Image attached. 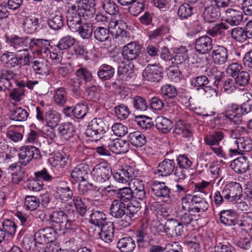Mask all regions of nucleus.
<instances>
[{
	"mask_svg": "<svg viewBox=\"0 0 252 252\" xmlns=\"http://www.w3.org/2000/svg\"><path fill=\"white\" fill-rule=\"evenodd\" d=\"M236 218V213L233 210H223L220 213V221L225 226H235Z\"/></svg>",
	"mask_w": 252,
	"mask_h": 252,
	"instance_id": "obj_22",
	"label": "nucleus"
},
{
	"mask_svg": "<svg viewBox=\"0 0 252 252\" xmlns=\"http://www.w3.org/2000/svg\"><path fill=\"white\" fill-rule=\"evenodd\" d=\"M179 221L174 219H168L164 224H162L164 231L168 237H176L182 235L183 226Z\"/></svg>",
	"mask_w": 252,
	"mask_h": 252,
	"instance_id": "obj_9",
	"label": "nucleus"
},
{
	"mask_svg": "<svg viewBox=\"0 0 252 252\" xmlns=\"http://www.w3.org/2000/svg\"><path fill=\"white\" fill-rule=\"evenodd\" d=\"M89 168L88 165L80 164L76 166L71 173V177L76 180L83 181L88 174Z\"/></svg>",
	"mask_w": 252,
	"mask_h": 252,
	"instance_id": "obj_30",
	"label": "nucleus"
},
{
	"mask_svg": "<svg viewBox=\"0 0 252 252\" xmlns=\"http://www.w3.org/2000/svg\"><path fill=\"white\" fill-rule=\"evenodd\" d=\"M230 202H238L241 200L242 194V188L240 184L237 182H231L228 185Z\"/></svg>",
	"mask_w": 252,
	"mask_h": 252,
	"instance_id": "obj_29",
	"label": "nucleus"
},
{
	"mask_svg": "<svg viewBox=\"0 0 252 252\" xmlns=\"http://www.w3.org/2000/svg\"><path fill=\"white\" fill-rule=\"evenodd\" d=\"M126 23L123 21H111L109 23V29L112 34L116 37H126L127 32L125 30Z\"/></svg>",
	"mask_w": 252,
	"mask_h": 252,
	"instance_id": "obj_17",
	"label": "nucleus"
},
{
	"mask_svg": "<svg viewBox=\"0 0 252 252\" xmlns=\"http://www.w3.org/2000/svg\"><path fill=\"white\" fill-rule=\"evenodd\" d=\"M88 106L83 103H77L74 106V117L77 119H82L88 111Z\"/></svg>",
	"mask_w": 252,
	"mask_h": 252,
	"instance_id": "obj_62",
	"label": "nucleus"
},
{
	"mask_svg": "<svg viewBox=\"0 0 252 252\" xmlns=\"http://www.w3.org/2000/svg\"><path fill=\"white\" fill-rule=\"evenodd\" d=\"M194 47L195 50L198 53L207 54L213 48L212 39L207 35L201 36L196 39Z\"/></svg>",
	"mask_w": 252,
	"mask_h": 252,
	"instance_id": "obj_12",
	"label": "nucleus"
},
{
	"mask_svg": "<svg viewBox=\"0 0 252 252\" xmlns=\"http://www.w3.org/2000/svg\"><path fill=\"white\" fill-rule=\"evenodd\" d=\"M231 168L238 173H245L248 169V162L246 158L244 156H241L234 159L231 163Z\"/></svg>",
	"mask_w": 252,
	"mask_h": 252,
	"instance_id": "obj_26",
	"label": "nucleus"
},
{
	"mask_svg": "<svg viewBox=\"0 0 252 252\" xmlns=\"http://www.w3.org/2000/svg\"><path fill=\"white\" fill-rule=\"evenodd\" d=\"M162 75L161 68L156 64H148L142 72L143 80L150 82H159Z\"/></svg>",
	"mask_w": 252,
	"mask_h": 252,
	"instance_id": "obj_7",
	"label": "nucleus"
},
{
	"mask_svg": "<svg viewBox=\"0 0 252 252\" xmlns=\"http://www.w3.org/2000/svg\"><path fill=\"white\" fill-rule=\"evenodd\" d=\"M157 128L163 133L169 132L173 127V123L171 120L162 116H159L156 119Z\"/></svg>",
	"mask_w": 252,
	"mask_h": 252,
	"instance_id": "obj_34",
	"label": "nucleus"
},
{
	"mask_svg": "<svg viewBox=\"0 0 252 252\" xmlns=\"http://www.w3.org/2000/svg\"><path fill=\"white\" fill-rule=\"evenodd\" d=\"M135 121L137 124L144 129H150L153 126L152 119L146 116H138Z\"/></svg>",
	"mask_w": 252,
	"mask_h": 252,
	"instance_id": "obj_58",
	"label": "nucleus"
},
{
	"mask_svg": "<svg viewBox=\"0 0 252 252\" xmlns=\"http://www.w3.org/2000/svg\"><path fill=\"white\" fill-rule=\"evenodd\" d=\"M108 129V126L101 118H95L89 123L86 134L91 138V140L96 141L102 137Z\"/></svg>",
	"mask_w": 252,
	"mask_h": 252,
	"instance_id": "obj_1",
	"label": "nucleus"
},
{
	"mask_svg": "<svg viewBox=\"0 0 252 252\" xmlns=\"http://www.w3.org/2000/svg\"><path fill=\"white\" fill-rule=\"evenodd\" d=\"M73 196V192L68 187H58L56 191V197L62 201L66 202Z\"/></svg>",
	"mask_w": 252,
	"mask_h": 252,
	"instance_id": "obj_43",
	"label": "nucleus"
},
{
	"mask_svg": "<svg viewBox=\"0 0 252 252\" xmlns=\"http://www.w3.org/2000/svg\"><path fill=\"white\" fill-rule=\"evenodd\" d=\"M39 27V19L34 17H27L23 23L24 31L29 34L36 32Z\"/></svg>",
	"mask_w": 252,
	"mask_h": 252,
	"instance_id": "obj_33",
	"label": "nucleus"
},
{
	"mask_svg": "<svg viewBox=\"0 0 252 252\" xmlns=\"http://www.w3.org/2000/svg\"><path fill=\"white\" fill-rule=\"evenodd\" d=\"M90 222L98 227L107 222L105 214L98 211H94L90 215Z\"/></svg>",
	"mask_w": 252,
	"mask_h": 252,
	"instance_id": "obj_39",
	"label": "nucleus"
},
{
	"mask_svg": "<svg viewBox=\"0 0 252 252\" xmlns=\"http://www.w3.org/2000/svg\"><path fill=\"white\" fill-rule=\"evenodd\" d=\"M133 106L136 110L140 111H144L148 107V104L146 99L138 95L133 98Z\"/></svg>",
	"mask_w": 252,
	"mask_h": 252,
	"instance_id": "obj_59",
	"label": "nucleus"
},
{
	"mask_svg": "<svg viewBox=\"0 0 252 252\" xmlns=\"http://www.w3.org/2000/svg\"><path fill=\"white\" fill-rule=\"evenodd\" d=\"M201 3L204 8L202 17L205 22H214L219 19L220 15L219 7L213 4L212 0H204Z\"/></svg>",
	"mask_w": 252,
	"mask_h": 252,
	"instance_id": "obj_5",
	"label": "nucleus"
},
{
	"mask_svg": "<svg viewBox=\"0 0 252 252\" xmlns=\"http://www.w3.org/2000/svg\"><path fill=\"white\" fill-rule=\"evenodd\" d=\"M92 174L96 182L104 183L109 179L112 174L111 166L107 162H101L94 167Z\"/></svg>",
	"mask_w": 252,
	"mask_h": 252,
	"instance_id": "obj_3",
	"label": "nucleus"
},
{
	"mask_svg": "<svg viewBox=\"0 0 252 252\" xmlns=\"http://www.w3.org/2000/svg\"><path fill=\"white\" fill-rule=\"evenodd\" d=\"M82 81L79 78H75L70 79L67 82V86L72 93L79 96L81 94Z\"/></svg>",
	"mask_w": 252,
	"mask_h": 252,
	"instance_id": "obj_51",
	"label": "nucleus"
},
{
	"mask_svg": "<svg viewBox=\"0 0 252 252\" xmlns=\"http://www.w3.org/2000/svg\"><path fill=\"white\" fill-rule=\"evenodd\" d=\"M224 134L221 131H216L211 135L207 136L204 138L205 144L208 145H218L220 142L223 138Z\"/></svg>",
	"mask_w": 252,
	"mask_h": 252,
	"instance_id": "obj_47",
	"label": "nucleus"
},
{
	"mask_svg": "<svg viewBox=\"0 0 252 252\" xmlns=\"http://www.w3.org/2000/svg\"><path fill=\"white\" fill-rule=\"evenodd\" d=\"M231 37L236 41L243 42L248 38L245 29L241 27H236L229 31Z\"/></svg>",
	"mask_w": 252,
	"mask_h": 252,
	"instance_id": "obj_50",
	"label": "nucleus"
},
{
	"mask_svg": "<svg viewBox=\"0 0 252 252\" xmlns=\"http://www.w3.org/2000/svg\"><path fill=\"white\" fill-rule=\"evenodd\" d=\"M31 65L36 73L47 76L51 71L47 61L42 59L31 62Z\"/></svg>",
	"mask_w": 252,
	"mask_h": 252,
	"instance_id": "obj_20",
	"label": "nucleus"
},
{
	"mask_svg": "<svg viewBox=\"0 0 252 252\" xmlns=\"http://www.w3.org/2000/svg\"><path fill=\"white\" fill-rule=\"evenodd\" d=\"M161 95L166 100L175 97L177 95V91L176 88L171 85H163L160 89Z\"/></svg>",
	"mask_w": 252,
	"mask_h": 252,
	"instance_id": "obj_48",
	"label": "nucleus"
},
{
	"mask_svg": "<svg viewBox=\"0 0 252 252\" xmlns=\"http://www.w3.org/2000/svg\"><path fill=\"white\" fill-rule=\"evenodd\" d=\"M175 166L176 163L174 159L165 158L158 164L155 172L159 176L167 177L174 172Z\"/></svg>",
	"mask_w": 252,
	"mask_h": 252,
	"instance_id": "obj_11",
	"label": "nucleus"
},
{
	"mask_svg": "<svg viewBox=\"0 0 252 252\" xmlns=\"http://www.w3.org/2000/svg\"><path fill=\"white\" fill-rule=\"evenodd\" d=\"M194 13L193 7L188 3H184L178 8L177 14L181 19H187Z\"/></svg>",
	"mask_w": 252,
	"mask_h": 252,
	"instance_id": "obj_41",
	"label": "nucleus"
},
{
	"mask_svg": "<svg viewBox=\"0 0 252 252\" xmlns=\"http://www.w3.org/2000/svg\"><path fill=\"white\" fill-rule=\"evenodd\" d=\"M67 96L64 88H60L56 91L54 100L58 105L63 106L66 102Z\"/></svg>",
	"mask_w": 252,
	"mask_h": 252,
	"instance_id": "obj_60",
	"label": "nucleus"
},
{
	"mask_svg": "<svg viewBox=\"0 0 252 252\" xmlns=\"http://www.w3.org/2000/svg\"><path fill=\"white\" fill-rule=\"evenodd\" d=\"M141 51L140 44L137 42L132 41L123 47L122 54L125 60L132 61L138 57Z\"/></svg>",
	"mask_w": 252,
	"mask_h": 252,
	"instance_id": "obj_10",
	"label": "nucleus"
},
{
	"mask_svg": "<svg viewBox=\"0 0 252 252\" xmlns=\"http://www.w3.org/2000/svg\"><path fill=\"white\" fill-rule=\"evenodd\" d=\"M238 150L243 152H250L252 150V140L250 139H244L239 138L236 140Z\"/></svg>",
	"mask_w": 252,
	"mask_h": 252,
	"instance_id": "obj_54",
	"label": "nucleus"
},
{
	"mask_svg": "<svg viewBox=\"0 0 252 252\" xmlns=\"http://www.w3.org/2000/svg\"><path fill=\"white\" fill-rule=\"evenodd\" d=\"M128 142L137 148L142 147L146 143L145 136L139 131L131 132L128 136Z\"/></svg>",
	"mask_w": 252,
	"mask_h": 252,
	"instance_id": "obj_32",
	"label": "nucleus"
},
{
	"mask_svg": "<svg viewBox=\"0 0 252 252\" xmlns=\"http://www.w3.org/2000/svg\"><path fill=\"white\" fill-rule=\"evenodd\" d=\"M18 75L12 70L4 69L1 70L0 83H3L4 88L3 89L0 87L1 90L9 89L12 86V81L14 82Z\"/></svg>",
	"mask_w": 252,
	"mask_h": 252,
	"instance_id": "obj_19",
	"label": "nucleus"
},
{
	"mask_svg": "<svg viewBox=\"0 0 252 252\" xmlns=\"http://www.w3.org/2000/svg\"><path fill=\"white\" fill-rule=\"evenodd\" d=\"M239 111H240L239 105L236 104H232L229 106L228 109L223 113V117L229 119L231 122H233L236 124L237 123L234 119L238 114Z\"/></svg>",
	"mask_w": 252,
	"mask_h": 252,
	"instance_id": "obj_55",
	"label": "nucleus"
},
{
	"mask_svg": "<svg viewBox=\"0 0 252 252\" xmlns=\"http://www.w3.org/2000/svg\"><path fill=\"white\" fill-rule=\"evenodd\" d=\"M135 246L134 240L130 237H123L117 243V248L121 252H132Z\"/></svg>",
	"mask_w": 252,
	"mask_h": 252,
	"instance_id": "obj_25",
	"label": "nucleus"
},
{
	"mask_svg": "<svg viewBox=\"0 0 252 252\" xmlns=\"http://www.w3.org/2000/svg\"><path fill=\"white\" fill-rule=\"evenodd\" d=\"M10 46L16 49H25L28 48L29 38L28 37H19L16 35L12 36L9 39Z\"/></svg>",
	"mask_w": 252,
	"mask_h": 252,
	"instance_id": "obj_31",
	"label": "nucleus"
},
{
	"mask_svg": "<svg viewBox=\"0 0 252 252\" xmlns=\"http://www.w3.org/2000/svg\"><path fill=\"white\" fill-rule=\"evenodd\" d=\"M75 42V39L70 36H66L62 38L58 45L57 47L60 50H65L72 46Z\"/></svg>",
	"mask_w": 252,
	"mask_h": 252,
	"instance_id": "obj_61",
	"label": "nucleus"
},
{
	"mask_svg": "<svg viewBox=\"0 0 252 252\" xmlns=\"http://www.w3.org/2000/svg\"><path fill=\"white\" fill-rule=\"evenodd\" d=\"M48 23L50 28L54 30L61 29L64 25V18L62 14L60 12H56L51 15L48 18Z\"/></svg>",
	"mask_w": 252,
	"mask_h": 252,
	"instance_id": "obj_27",
	"label": "nucleus"
},
{
	"mask_svg": "<svg viewBox=\"0 0 252 252\" xmlns=\"http://www.w3.org/2000/svg\"><path fill=\"white\" fill-rule=\"evenodd\" d=\"M46 110L45 121L46 124L52 127H56L60 121V115L50 107Z\"/></svg>",
	"mask_w": 252,
	"mask_h": 252,
	"instance_id": "obj_35",
	"label": "nucleus"
},
{
	"mask_svg": "<svg viewBox=\"0 0 252 252\" xmlns=\"http://www.w3.org/2000/svg\"><path fill=\"white\" fill-rule=\"evenodd\" d=\"M108 146L109 150L116 154H125L129 150V142L122 139L109 140Z\"/></svg>",
	"mask_w": 252,
	"mask_h": 252,
	"instance_id": "obj_14",
	"label": "nucleus"
},
{
	"mask_svg": "<svg viewBox=\"0 0 252 252\" xmlns=\"http://www.w3.org/2000/svg\"><path fill=\"white\" fill-rule=\"evenodd\" d=\"M94 37L99 42L107 41L110 36L109 29L102 27H97L94 31Z\"/></svg>",
	"mask_w": 252,
	"mask_h": 252,
	"instance_id": "obj_49",
	"label": "nucleus"
},
{
	"mask_svg": "<svg viewBox=\"0 0 252 252\" xmlns=\"http://www.w3.org/2000/svg\"><path fill=\"white\" fill-rule=\"evenodd\" d=\"M76 216L77 213L74 210L69 211L67 215L62 211H59L53 212L50 219L52 222L60 224L61 228L72 229L74 228L70 222L75 221Z\"/></svg>",
	"mask_w": 252,
	"mask_h": 252,
	"instance_id": "obj_2",
	"label": "nucleus"
},
{
	"mask_svg": "<svg viewBox=\"0 0 252 252\" xmlns=\"http://www.w3.org/2000/svg\"><path fill=\"white\" fill-rule=\"evenodd\" d=\"M243 14L242 12L232 8L226 11L225 22L231 26L239 25L243 21Z\"/></svg>",
	"mask_w": 252,
	"mask_h": 252,
	"instance_id": "obj_21",
	"label": "nucleus"
},
{
	"mask_svg": "<svg viewBox=\"0 0 252 252\" xmlns=\"http://www.w3.org/2000/svg\"><path fill=\"white\" fill-rule=\"evenodd\" d=\"M149 234L146 228H142L137 230L135 233V238L138 247L143 248L149 242Z\"/></svg>",
	"mask_w": 252,
	"mask_h": 252,
	"instance_id": "obj_40",
	"label": "nucleus"
},
{
	"mask_svg": "<svg viewBox=\"0 0 252 252\" xmlns=\"http://www.w3.org/2000/svg\"><path fill=\"white\" fill-rule=\"evenodd\" d=\"M134 172L130 166H125L116 170L113 174L114 180L119 183H125L128 182L130 178H132Z\"/></svg>",
	"mask_w": 252,
	"mask_h": 252,
	"instance_id": "obj_15",
	"label": "nucleus"
},
{
	"mask_svg": "<svg viewBox=\"0 0 252 252\" xmlns=\"http://www.w3.org/2000/svg\"><path fill=\"white\" fill-rule=\"evenodd\" d=\"M20 162L22 165H27L32 159H39L41 155L38 148L32 146L22 147L19 151Z\"/></svg>",
	"mask_w": 252,
	"mask_h": 252,
	"instance_id": "obj_4",
	"label": "nucleus"
},
{
	"mask_svg": "<svg viewBox=\"0 0 252 252\" xmlns=\"http://www.w3.org/2000/svg\"><path fill=\"white\" fill-rule=\"evenodd\" d=\"M73 201L76 209V211H75V212L77 213V214L79 213L82 217H85L87 209L82 199L79 196H74ZM76 219L78 218V215L76 216Z\"/></svg>",
	"mask_w": 252,
	"mask_h": 252,
	"instance_id": "obj_53",
	"label": "nucleus"
},
{
	"mask_svg": "<svg viewBox=\"0 0 252 252\" xmlns=\"http://www.w3.org/2000/svg\"><path fill=\"white\" fill-rule=\"evenodd\" d=\"M152 193L158 197L171 198L170 189L165 185L164 182L155 181L151 185Z\"/></svg>",
	"mask_w": 252,
	"mask_h": 252,
	"instance_id": "obj_13",
	"label": "nucleus"
},
{
	"mask_svg": "<svg viewBox=\"0 0 252 252\" xmlns=\"http://www.w3.org/2000/svg\"><path fill=\"white\" fill-rule=\"evenodd\" d=\"M76 4L79 7L78 10L82 19L89 20L94 17L95 13L94 0H80Z\"/></svg>",
	"mask_w": 252,
	"mask_h": 252,
	"instance_id": "obj_8",
	"label": "nucleus"
},
{
	"mask_svg": "<svg viewBox=\"0 0 252 252\" xmlns=\"http://www.w3.org/2000/svg\"><path fill=\"white\" fill-rule=\"evenodd\" d=\"M79 7L75 4L72 5L68 10L66 15L67 25L70 30L77 32L79 26L82 24V18L78 10Z\"/></svg>",
	"mask_w": 252,
	"mask_h": 252,
	"instance_id": "obj_6",
	"label": "nucleus"
},
{
	"mask_svg": "<svg viewBox=\"0 0 252 252\" xmlns=\"http://www.w3.org/2000/svg\"><path fill=\"white\" fill-rule=\"evenodd\" d=\"M172 57L174 61H172V63L181 64L188 58V50L183 46L176 48L174 51Z\"/></svg>",
	"mask_w": 252,
	"mask_h": 252,
	"instance_id": "obj_37",
	"label": "nucleus"
},
{
	"mask_svg": "<svg viewBox=\"0 0 252 252\" xmlns=\"http://www.w3.org/2000/svg\"><path fill=\"white\" fill-rule=\"evenodd\" d=\"M28 48L25 49H19V54L17 55L18 61V65H31V62H30L29 54Z\"/></svg>",
	"mask_w": 252,
	"mask_h": 252,
	"instance_id": "obj_56",
	"label": "nucleus"
},
{
	"mask_svg": "<svg viewBox=\"0 0 252 252\" xmlns=\"http://www.w3.org/2000/svg\"><path fill=\"white\" fill-rule=\"evenodd\" d=\"M58 129L60 136L66 140L72 137L75 132L74 126L69 122L61 125Z\"/></svg>",
	"mask_w": 252,
	"mask_h": 252,
	"instance_id": "obj_36",
	"label": "nucleus"
},
{
	"mask_svg": "<svg viewBox=\"0 0 252 252\" xmlns=\"http://www.w3.org/2000/svg\"><path fill=\"white\" fill-rule=\"evenodd\" d=\"M192 208V212L200 213L203 212L209 207L207 202L203 198L195 195L194 198V203Z\"/></svg>",
	"mask_w": 252,
	"mask_h": 252,
	"instance_id": "obj_42",
	"label": "nucleus"
},
{
	"mask_svg": "<svg viewBox=\"0 0 252 252\" xmlns=\"http://www.w3.org/2000/svg\"><path fill=\"white\" fill-rule=\"evenodd\" d=\"M134 194L131 188L125 187L118 189L117 192V196L119 199V201L122 202H127L134 198Z\"/></svg>",
	"mask_w": 252,
	"mask_h": 252,
	"instance_id": "obj_45",
	"label": "nucleus"
},
{
	"mask_svg": "<svg viewBox=\"0 0 252 252\" xmlns=\"http://www.w3.org/2000/svg\"><path fill=\"white\" fill-rule=\"evenodd\" d=\"M110 214L116 219H121L126 217V205L118 199L113 200L110 207Z\"/></svg>",
	"mask_w": 252,
	"mask_h": 252,
	"instance_id": "obj_16",
	"label": "nucleus"
},
{
	"mask_svg": "<svg viewBox=\"0 0 252 252\" xmlns=\"http://www.w3.org/2000/svg\"><path fill=\"white\" fill-rule=\"evenodd\" d=\"M146 2V0H134L129 7V12L134 16H137L144 11Z\"/></svg>",
	"mask_w": 252,
	"mask_h": 252,
	"instance_id": "obj_44",
	"label": "nucleus"
},
{
	"mask_svg": "<svg viewBox=\"0 0 252 252\" xmlns=\"http://www.w3.org/2000/svg\"><path fill=\"white\" fill-rule=\"evenodd\" d=\"M2 228H1L5 234L13 236L16 231L17 225L14 221L10 220H5L2 224Z\"/></svg>",
	"mask_w": 252,
	"mask_h": 252,
	"instance_id": "obj_57",
	"label": "nucleus"
},
{
	"mask_svg": "<svg viewBox=\"0 0 252 252\" xmlns=\"http://www.w3.org/2000/svg\"><path fill=\"white\" fill-rule=\"evenodd\" d=\"M29 114L28 112L21 107H16L11 110L10 118L16 121H24L27 120Z\"/></svg>",
	"mask_w": 252,
	"mask_h": 252,
	"instance_id": "obj_46",
	"label": "nucleus"
},
{
	"mask_svg": "<svg viewBox=\"0 0 252 252\" xmlns=\"http://www.w3.org/2000/svg\"><path fill=\"white\" fill-rule=\"evenodd\" d=\"M250 80L249 73L245 71H241L235 78L236 84L240 86H246L249 83Z\"/></svg>",
	"mask_w": 252,
	"mask_h": 252,
	"instance_id": "obj_64",
	"label": "nucleus"
},
{
	"mask_svg": "<svg viewBox=\"0 0 252 252\" xmlns=\"http://www.w3.org/2000/svg\"><path fill=\"white\" fill-rule=\"evenodd\" d=\"M115 69L112 66L103 64L101 65L97 71L98 78L103 81L111 79L115 74Z\"/></svg>",
	"mask_w": 252,
	"mask_h": 252,
	"instance_id": "obj_28",
	"label": "nucleus"
},
{
	"mask_svg": "<svg viewBox=\"0 0 252 252\" xmlns=\"http://www.w3.org/2000/svg\"><path fill=\"white\" fill-rule=\"evenodd\" d=\"M212 58L215 63L222 65L228 59L227 49L222 46H216L212 51Z\"/></svg>",
	"mask_w": 252,
	"mask_h": 252,
	"instance_id": "obj_18",
	"label": "nucleus"
},
{
	"mask_svg": "<svg viewBox=\"0 0 252 252\" xmlns=\"http://www.w3.org/2000/svg\"><path fill=\"white\" fill-rule=\"evenodd\" d=\"M0 61L4 66L12 68L18 65L19 63L17 55L14 52L5 51L0 57Z\"/></svg>",
	"mask_w": 252,
	"mask_h": 252,
	"instance_id": "obj_24",
	"label": "nucleus"
},
{
	"mask_svg": "<svg viewBox=\"0 0 252 252\" xmlns=\"http://www.w3.org/2000/svg\"><path fill=\"white\" fill-rule=\"evenodd\" d=\"M94 31L93 24L90 22L81 24L77 30L80 36L84 39H88L91 38Z\"/></svg>",
	"mask_w": 252,
	"mask_h": 252,
	"instance_id": "obj_38",
	"label": "nucleus"
},
{
	"mask_svg": "<svg viewBox=\"0 0 252 252\" xmlns=\"http://www.w3.org/2000/svg\"><path fill=\"white\" fill-rule=\"evenodd\" d=\"M167 75L172 81L175 82H179L181 79V72L177 65L169 66Z\"/></svg>",
	"mask_w": 252,
	"mask_h": 252,
	"instance_id": "obj_63",
	"label": "nucleus"
},
{
	"mask_svg": "<svg viewBox=\"0 0 252 252\" xmlns=\"http://www.w3.org/2000/svg\"><path fill=\"white\" fill-rule=\"evenodd\" d=\"M40 205L39 199L35 196H26L25 198L24 206L30 211L35 210Z\"/></svg>",
	"mask_w": 252,
	"mask_h": 252,
	"instance_id": "obj_52",
	"label": "nucleus"
},
{
	"mask_svg": "<svg viewBox=\"0 0 252 252\" xmlns=\"http://www.w3.org/2000/svg\"><path fill=\"white\" fill-rule=\"evenodd\" d=\"M118 74L123 80L128 81L133 79L135 77L134 73V65L130 64H124L118 68Z\"/></svg>",
	"mask_w": 252,
	"mask_h": 252,
	"instance_id": "obj_23",
	"label": "nucleus"
}]
</instances>
